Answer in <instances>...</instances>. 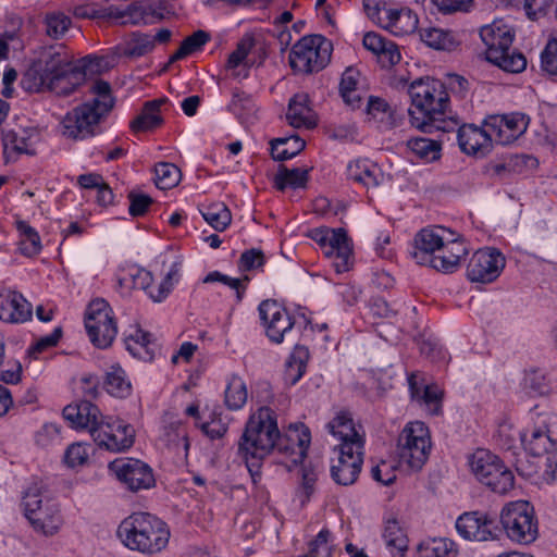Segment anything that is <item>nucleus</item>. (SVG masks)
Wrapping results in <instances>:
<instances>
[{
    "instance_id": "1",
    "label": "nucleus",
    "mask_w": 557,
    "mask_h": 557,
    "mask_svg": "<svg viewBox=\"0 0 557 557\" xmlns=\"http://www.w3.org/2000/svg\"><path fill=\"white\" fill-rule=\"evenodd\" d=\"M411 107L408 110L413 127L433 133H449L458 126V120L448 115L449 95L445 85L435 78H419L409 87Z\"/></svg>"
},
{
    "instance_id": "2",
    "label": "nucleus",
    "mask_w": 557,
    "mask_h": 557,
    "mask_svg": "<svg viewBox=\"0 0 557 557\" xmlns=\"http://www.w3.org/2000/svg\"><path fill=\"white\" fill-rule=\"evenodd\" d=\"M280 434L276 413L269 407L259 408L248 419L238 442V454L253 479L259 475L261 460L274 450Z\"/></svg>"
},
{
    "instance_id": "3",
    "label": "nucleus",
    "mask_w": 557,
    "mask_h": 557,
    "mask_svg": "<svg viewBox=\"0 0 557 557\" xmlns=\"http://www.w3.org/2000/svg\"><path fill=\"white\" fill-rule=\"evenodd\" d=\"M116 535L129 550L152 557L169 545L171 532L168 524L149 512H133L117 527Z\"/></svg>"
},
{
    "instance_id": "4",
    "label": "nucleus",
    "mask_w": 557,
    "mask_h": 557,
    "mask_svg": "<svg viewBox=\"0 0 557 557\" xmlns=\"http://www.w3.org/2000/svg\"><path fill=\"white\" fill-rule=\"evenodd\" d=\"M94 99L87 101L62 120V134L72 139H85L96 135L100 121L112 110L114 98L111 86L102 79H95L89 87Z\"/></svg>"
},
{
    "instance_id": "5",
    "label": "nucleus",
    "mask_w": 557,
    "mask_h": 557,
    "mask_svg": "<svg viewBox=\"0 0 557 557\" xmlns=\"http://www.w3.org/2000/svg\"><path fill=\"white\" fill-rule=\"evenodd\" d=\"M531 411L533 425L521 435L524 449L531 455L545 457V473L555 479L557 468V416L552 412Z\"/></svg>"
},
{
    "instance_id": "6",
    "label": "nucleus",
    "mask_w": 557,
    "mask_h": 557,
    "mask_svg": "<svg viewBox=\"0 0 557 557\" xmlns=\"http://www.w3.org/2000/svg\"><path fill=\"white\" fill-rule=\"evenodd\" d=\"M480 37L486 47V60L505 72L520 73L527 67V59L521 52L511 49L515 34L502 20L480 29Z\"/></svg>"
},
{
    "instance_id": "7",
    "label": "nucleus",
    "mask_w": 557,
    "mask_h": 557,
    "mask_svg": "<svg viewBox=\"0 0 557 557\" xmlns=\"http://www.w3.org/2000/svg\"><path fill=\"white\" fill-rule=\"evenodd\" d=\"M24 515L37 533L53 535L63 523L58 503L41 482L32 483L24 492Z\"/></svg>"
},
{
    "instance_id": "8",
    "label": "nucleus",
    "mask_w": 557,
    "mask_h": 557,
    "mask_svg": "<svg viewBox=\"0 0 557 557\" xmlns=\"http://www.w3.org/2000/svg\"><path fill=\"white\" fill-rule=\"evenodd\" d=\"M468 465L475 479L494 493L504 495L513 488L512 471L488 449L478 448L468 457Z\"/></svg>"
},
{
    "instance_id": "9",
    "label": "nucleus",
    "mask_w": 557,
    "mask_h": 557,
    "mask_svg": "<svg viewBox=\"0 0 557 557\" xmlns=\"http://www.w3.org/2000/svg\"><path fill=\"white\" fill-rule=\"evenodd\" d=\"M332 44L321 35L305 36L289 52V65L295 73L311 74L323 70L331 60Z\"/></svg>"
},
{
    "instance_id": "10",
    "label": "nucleus",
    "mask_w": 557,
    "mask_h": 557,
    "mask_svg": "<svg viewBox=\"0 0 557 557\" xmlns=\"http://www.w3.org/2000/svg\"><path fill=\"white\" fill-rule=\"evenodd\" d=\"M500 522L507 536L519 544H531L539 535L534 510L525 500H518L504 507Z\"/></svg>"
},
{
    "instance_id": "11",
    "label": "nucleus",
    "mask_w": 557,
    "mask_h": 557,
    "mask_svg": "<svg viewBox=\"0 0 557 557\" xmlns=\"http://www.w3.org/2000/svg\"><path fill=\"white\" fill-rule=\"evenodd\" d=\"M397 447L400 461L411 470H420L431 449L428 426L421 421L407 423L398 436Z\"/></svg>"
},
{
    "instance_id": "12",
    "label": "nucleus",
    "mask_w": 557,
    "mask_h": 557,
    "mask_svg": "<svg viewBox=\"0 0 557 557\" xmlns=\"http://www.w3.org/2000/svg\"><path fill=\"white\" fill-rule=\"evenodd\" d=\"M85 327L90 342L98 348H108L117 334L112 309L104 299L92 300L86 311Z\"/></svg>"
},
{
    "instance_id": "13",
    "label": "nucleus",
    "mask_w": 557,
    "mask_h": 557,
    "mask_svg": "<svg viewBox=\"0 0 557 557\" xmlns=\"http://www.w3.org/2000/svg\"><path fill=\"white\" fill-rule=\"evenodd\" d=\"M363 7L372 21L395 36L410 35L418 28L419 18L409 8L388 7L384 1L373 7L364 2Z\"/></svg>"
},
{
    "instance_id": "14",
    "label": "nucleus",
    "mask_w": 557,
    "mask_h": 557,
    "mask_svg": "<svg viewBox=\"0 0 557 557\" xmlns=\"http://www.w3.org/2000/svg\"><path fill=\"white\" fill-rule=\"evenodd\" d=\"M259 319L268 338L274 344H281L293 333L294 317L276 300L265 299L258 306Z\"/></svg>"
},
{
    "instance_id": "15",
    "label": "nucleus",
    "mask_w": 557,
    "mask_h": 557,
    "mask_svg": "<svg viewBox=\"0 0 557 557\" xmlns=\"http://www.w3.org/2000/svg\"><path fill=\"white\" fill-rule=\"evenodd\" d=\"M108 468L131 492L149 490L156 485L151 467L139 459L116 458L109 463Z\"/></svg>"
},
{
    "instance_id": "16",
    "label": "nucleus",
    "mask_w": 557,
    "mask_h": 557,
    "mask_svg": "<svg viewBox=\"0 0 557 557\" xmlns=\"http://www.w3.org/2000/svg\"><path fill=\"white\" fill-rule=\"evenodd\" d=\"M92 440L100 448L120 453L133 446L135 430L121 419L104 417L98 430H94Z\"/></svg>"
},
{
    "instance_id": "17",
    "label": "nucleus",
    "mask_w": 557,
    "mask_h": 557,
    "mask_svg": "<svg viewBox=\"0 0 557 557\" xmlns=\"http://www.w3.org/2000/svg\"><path fill=\"white\" fill-rule=\"evenodd\" d=\"M506 267L505 256L496 248L476 250L467 265V277L471 282L488 284L496 281Z\"/></svg>"
},
{
    "instance_id": "18",
    "label": "nucleus",
    "mask_w": 557,
    "mask_h": 557,
    "mask_svg": "<svg viewBox=\"0 0 557 557\" xmlns=\"http://www.w3.org/2000/svg\"><path fill=\"white\" fill-rule=\"evenodd\" d=\"M337 461L331 467L333 480L341 485L356 482L363 463V446L358 442L338 445Z\"/></svg>"
},
{
    "instance_id": "19",
    "label": "nucleus",
    "mask_w": 557,
    "mask_h": 557,
    "mask_svg": "<svg viewBox=\"0 0 557 557\" xmlns=\"http://www.w3.org/2000/svg\"><path fill=\"white\" fill-rule=\"evenodd\" d=\"M529 119L525 114L513 112L503 115H491L485 119V125L493 143L498 145H509L517 140L528 128Z\"/></svg>"
},
{
    "instance_id": "20",
    "label": "nucleus",
    "mask_w": 557,
    "mask_h": 557,
    "mask_svg": "<svg viewBox=\"0 0 557 557\" xmlns=\"http://www.w3.org/2000/svg\"><path fill=\"white\" fill-rule=\"evenodd\" d=\"M42 70L54 83V92L67 96L74 92L72 86V73H74V61L69 55L60 52L41 55L38 60Z\"/></svg>"
},
{
    "instance_id": "21",
    "label": "nucleus",
    "mask_w": 557,
    "mask_h": 557,
    "mask_svg": "<svg viewBox=\"0 0 557 557\" xmlns=\"http://www.w3.org/2000/svg\"><path fill=\"white\" fill-rule=\"evenodd\" d=\"M456 529L463 539L479 542L496 539L499 531L496 520L481 511H470L459 516Z\"/></svg>"
},
{
    "instance_id": "22",
    "label": "nucleus",
    "mask_w": 557,
    "mask_h": 557,
    "mask_svg": "<svg viewBox=\"0 0 557 557\" xmlns=\"http://www.w3.org/2000/svg\"><path fill=\"white\" fill-rule=\"evenodd\" d=\"M456 233L450 228L440 225L422 228L414 236L413 259L419 264H426L428 259L445 244L451 243Z\"/></svg>"
},
{
    "instance_id": "23",
    "label": "nucleus",
    "mask_w": 557,
    "mask_h": 557,
    "mask_svg": "<svg viewBox=\"0 0 557 557\" xmlns=\"http://www.w3.org/2000/svg\"><path fill=\"white\" fill-rule=\"evenodd\" d=\"M310 431L304 424L289 428L285 434H280L274 449L283 455L293 466H296L306 457L310 445Z\"/></svg>"
},
{
    "instance_id": "24",
    "label": "nucleus",
    "mask_w": 557,
    "mask_h": 557,
    "mask_svg": "<svg viewBox=\"0 0 557 557\" xmlns=\"http://www.w3.org/2000/svg\"><path fill=\"white\" fill-rule=\"evenodd\" d=\"M457 140L461 151L468 156L485 157L493 148V139L485 122L482 127L474 124L457 126Z\"/></svg>"
},
{
    "instance_id": "25",
    "label": "nucleus",
    "mask_w": 557,
    "mask_h": 557,
    "mask_svg": "<svg viewBox=\"0 0 557 557\" xmlns=\"http://www.w3.org/2000/svg\"><path fill=\"white\" fill-rule=\"evenodd\" d=\"M33 307L18 292L10 288L0 290V320L5 323L18 324L32 319Z\"/></svg>"
},
{
    "instance_id": "26",
    "label": "nucleus",
    "mask_w": 557,
    "mask_h": 557,
    "mask_svg": "<svg viewBox=\"0 0 557 557\" xmlns=\"http://www.w3.org/2000/svg\"><path fill=\"white\" fill-rule=\"evenodd\" d=\"M40 134L35 127L5 129L2 133L3 151L7 160L17 154H34Z\"/></svg>"
},
{
    "instance_id": "27",
    "label": "nucleus",
    "mask_w": 557,
    "mask_h": 557,
    "mask_svg": "<svg viewBox=\"0 0 557 557\" xmlns=\"http://www.w3.org/2000/svg\"><path fill=\"white\" fill-rule=\"evenodd\" d=\"M63 417L72 428L86 429L92 437L94 430H98L103 420L99 408L88 400L70 404L63 409Z\"/></svg>"
},
{
    "instance_id": "28",
    "label": "nucleus",
    "mask_w": 557,
    "mask_h": 557,
    "mask_svg": "<svg viewBox=\"0 0 557 557\" xmlns=\"http://www.w3.org/2000/svg\"><path fill=\"white\" fill-rule=\"evenodd\" d=\"M468 255V248L461 236L455 235L451 243L445 244L436 253L431 256L426 264L443 273H454L460 265V260Z\"/></svg>"
},
{
    "instance_id": "29",
    "label": "nucleus",
    "mask_w": 557,
    "mask_h": 557,
    "mask_svg": "<svg viewBox=\"0 0 557 557\" xmlns=\"http://www.w3.org/2000/svg\"><path fill=\"white\" fill-rule=\"evenodd\" d=\"M351 244L347 233L343 228H334V236L330 237L324 250V256L332 260L333 267L337 273L349 270L351 265Z\"/></svg>"
},
{
    "instance_id": "30",
    "label": "nucleus",
    "mask_w": 557,
    "mask_h": 557,
    "mask_svg": "<svg viewBox=\"0 0 557 557\" xmlns=\"http://www.w3.org/2000/svg\"><path fill=\"white\" fill-rule=\"evenodd\" d=\"M286 120L294 128H313L318 117L309 104V96L305 92L296 94L289 99Z\"/></svg>"
},
{
    "instance_id": "31",
    "label": "nucleus",
    "mask_w": 557,
    "mask_h": 557,
    "mask_svg": "<svg viewBox=\"0 0 557 557\" xmlns=\"http://www.w3.org/2000/svg\"><path fill=\"white\" fill-rule=\"evenodd\" d=\"M152 274L138 265H131L121 269L117 274V283L124 292L133 289H143L150 297V292L156 290L157 285H152Z\"/></svg>"
},
{
    "instance_id": "32",
    "label": "nucleus",
    "mask_w": 557,
    "mask_h": 557,
    "mask_svg": "<svg viewBox=\"0 0 557 557\" xmlns=\"http://www.w3.org/2000/svg\"><path fill=\"white\" fill-rule=\"evenodd\" d=\"M327 429L330 433L341 441V444H350L358 442L364 446L363 435L352 420V417L347 411L338 412L329 423Z\"/></svg>"
},
{
    "instance_id": "33",
    "label": "nucleus",
    "mask_w": 557,
    "mask_h": 557,
    "mask_svg": "<svg viewBox=\"0 0 557 557\" xmlns=\"http://www.w3.org/2000/svg\"><path fill=\"white\" fill-rule=\"evenodd\" d=\"M169 102L168 98L147 101L141 112L131 122L133 132H147L159 127L163 123L161 107Z\"/></svg>"
},
{
    "instance_id": "34",
    "label": "nucleus",
    "mask_w": 557,
    "mask_h": 557,
    "mask_svg": "<svg viewBox=\"0 0 557 557\" xmlns=\"http://www.w3.org/2000/svg\"><path fill=\"white\" fill-rule=\"evenodd\" d=\"M125 346L131 355L143 361L153 360L158 351V344L152 335L141 329H136L126 336Z\"/></svg>"
},
{
    "instance_id": "35",
    "label": "nucleus",
    "mask_w": 557,
    "mask_h": 557,
    "mask_svg": "<svg viewBox=\"0 0 557 557\" xmlns=\"http://www.w3.org/2000/svg\"><path fill=\"white\" fill-rule=\"evenodd\" d=\"M347 176L369 188L380 184L382 173L380 168L369 159H357L347 165Z\"/></svg>"
},
{
    "instance_id": "36",
    "label": "nucleus",
    "mask_w": 557,
    "mask_h": 557,
    "mask_svg": "<svg viewBox=\"0 0 557 557\" xmlns=\"http://www.w3.org/2000/svg\"><path fill=\"white\" fill-rule=\"evenodd\" d=\"M382 537L392 557L406 556L409 541L396 518L385 521Z\"/></svg>"
},
{
    "instance_id": "37",
    "label": "nucleus",
    "mask_w": 557,
    "mask_h": 557,
    "mask_svg": "<svg viewBox=\"0 0 557 557\" xmlns=\"http://www.w3.org/2000/svg\"><path fill=\"white\" fill-rule=\"evenodd\" d=\"M108 60L104 57L86 55L74 62V73H72V86L74 91L81 86L88 76H94L107 71Z\"/></svg>"
},
{
    "instance_id": "38",
    "label": "nucleus",
    "mask_w": 557,
    "mask_h": 557,
    "mask_svg": "<svg viewBox=\"0 0 557 557\" xmlns=\"http://www.w3.org/2000/svg\"><path fill=\"white\" fill-rule=\"evenodd\" d=\"M15 228L18 233V250L28 258L38 256L42 250L40 235L27 221L16 220Z\"/></svg>"
},
{
    "instance_id": "39",
    "label": "nucleus",
    "mask_w": 557,
    "mask_h": 557,
    "mask_svg": "<svg viewBox=\"0 0 557 557\" xmlns=\"http://www.w3.org/2000/svg\"><path fill=\"white\" fill-rule=\"evenodd\" d=\"M360 77V72L350 66L344 71L339 83L342 98L352 108H358L361 102V91L359 88Z\"/></svg>"
},
{
    "instance_id": "40",
    "label": "nucleus",
    "mask_w": 557,
    "mask_h": 557,
    "mask_svg": "<svg viewBox=\"0 0 557 557\" xmlns=\"http://www.w3.org/2000/svg\"><path fill=\"white\" fill-rule=\"evenodd\" d=\"M106 391L117 398H125L132 393V384L119 364H112L106 372L103 382Z\"/></svg>"
},
{
    "instance_id": "41",
    "label": "nucleus",
    "mask_w": 557,
    "mask_h": 557,
    "mask_svg": "<svg viewBox=\"0 0 557 557\" xmlns=\"http://www.w3.org/2000/svg\"><path fill=\"white\" fill-rule=\"evenodd\" d=\"M22 85L29 92H42L46 90L54 92L53 81L37 61H34L26 70L22 78Z\"/></svg>"
},
{
    "instance_id": "42",
    "label": "nucleus",
    "mask_w": 557,
    "mask_h": 557,
    "mask_svg": "<svg viewBox=\"0 0 557 557\" xmlns=\"http://www.w3.org/2000/svg\"><path fill=\"white\" fill-rule=\"evenodd\" d=\"M271 156L274 160L284 161L294 158L306 146L304 139L297 135L280 137L271 140Z\"/></svg>"
},
{
    "instance_id": "43",
    "label": "nucleus",
    "mask_w": 557,
    "mask_h": 557,
    "mask_svg": "<svg viewBox=\"0 0 557 557\" xmlns=\"http://www.w3.org/2000/svg\"><path fill=\"white\" fill-rule=\"evenodd\" d=\"M420 38L426 46L436 50H453L458 45L453 32L437 27L421 29Z\"/></svg>"
},
{
    "instance_id": "44",
    "label": "nucleus",
    "mask_w": 557,
    "mask_h": 557,
    "mask_svg": "<svg viewBox=\"0 0 557 557\" xmlns=\"http://www.w3.org/2000/svg\"><path fill=\"white\" fill-rule=\"evenodd\" d=\"M308 182V170L304 168L288 169L280 165L274 176V185L277 189L284 190L287 187L301 188Z\"/></svg>"
},
{
    "instance_id": "45",
    "label": "nucleus",
    "mask_w": 557,
    "mask_h": 557,
    "mask_svg": "<svg viewBox=\"0 0 557 557\" xmlns=\"http://www.w3.org/2000/svg\"><path fill=\"white\" fill-rule=\"evenodd\" d=\"M308 351L304 347H296L285 363L284 379L289 385H295L307 369Z\"/></svg>"
},
{
    "instance_id": "46",
    "label": "nucleus",
    "mask_w": 557,
    "mask_h": 557,
    "mask_svg": "<svg viewBox=\"0 0 557 557\" xmlns=\"http://www.w3.org/2000/svg\"><path fill=\"white\" fill-rule=\"evenodd\" d=\"M248 398L247 386L238 375H232L227 382L224 400L231 410H238L244 407Z\"/></svg>"
},
{
    "instance_id": "47",
    "label": "nucleus",
    "mask_w": 557,
    "mask_h": 557,
    "mask_svg": "<svg viewBox=\"0 0 557 557\" xmlns=\"http://www.w3.org/2000/svg\"><path fill=\"white\" fill-rule=\"evenodd\" d=\"M407 147L418 159L424 162H432L441 157V145L434 139L411 138L407 141Z\"/></svg>"
},
{
    "instance_id": "48",
    "label": "nucleus",
    "mask_w": 557,
    "mask_h": 557,
    "mask_svg": "<svg viewBox=\"0 0 557 557\" xmlns=\"http://www.w3.org/2000/svg\"><path fill=\"white\" fill-rule=\"evenodd\" d=\"M200 212L205 221L215 231L222 232L231 224V211L222 202L206 206Z\"/></svg>"
},
{
    "instance_id": "49",
    "label": "nucleus",
    "mask_w": 557,
    "mask_h": 557,
    "mask_svg": "<svg viewBox=\"0 0 557 557\" xmlns=\"http://www.w3.org/2000/svg\"><path fill=\"white\" fill-rule=\"evenodd\" d=\"M154 49V40L149 34L134 32L125 42L124 54L131 58H140Z\"/></svg>"
},
{
    "instance_id": "50",
    "label": "nucleus",
    "mask_w": 557,
    "mask_h": 557,
    "mask_svg": "<svg viewBox=\"0 0 557 557\" xmlns=\"http://www.w3.org/2000/svg\"><path fill=\"white\" fill-rule=\"evenodd\" d=\"M210 40V35L205 30H197L186 37L180 48L171 55L170 63L185 59L189 54L200 50Z\"/></svg>"
},
{
    "instance_id": "51",
    "label": "nucleus",
    "mask_w": 557,
    "mask_h": 557,
    "mask_svg": "<svg viewBox=\"0 0 557 557\" xmlns=\"http://www.w3.org/2000/svg\"><path fill=\"white\" fill-rule=\"evenodd\" d=\"M156 185L160 189H170L176 186L181 178L180 169L169 162H160L154 166Z\"/></svg>"
},
{
    "instance_id": "52",
    "label": "nucleus",
    "mask_w": 557,
    "mask_h": 557,
    "mask_svg": "<svg viewBox=\"0 0 557 557\" xmlns=\"http://www.w3.org/2000/svg\"><path fill=\"white\" fill-rule=\"evenodd\" d=\"M180 271H181V263L180 262L172 263L165 277L157 285L156 290L152 289L150 292V298L154 302H161L170 295L174 285L180 280Z\"/></svg>"
},
{
    "instance_id": "53",
    "label": "nucleus",
    "mask_w": 557,
    "mask_h": 557,
    "mask_svg": "<svg viewBox=\"0 0 557 557\" xmlns=\"http://www.w3.org/2000/svg\"><path fill=\"white\" fill-rule=\"evenodd\" d=\"M71 18L62 12H49L45 16L46 33L53 39H59L65 35L71 26Z\"/></svg>"
},
{
    "instance_id": "54",
    "label": "nucleus",
    "mask_w": 557,
    "mask_h": 557,
    "mask_svg": "<svg viewBox=\"0 0 557 557\" xmlns=\"http://www.w3.org/2000/svg\"><path fill=\"white\" fill-rule=\"evenodd\" d=\"M248 281H249V278L247 276H245L244 278H235V277L225 275L219 271H212V272L208 273L202 280L203 283L219 282V283H222V284L228 286L230 288L234 289L236 292V299L238 302L242 301V299H243Z\"/></svg>"
},
{
    "instance_id": "55",
    "label": "nucleus",
    "mask_w": 557,
    "mask_h": 557,
    "mask_svg": "<svg viewBox=\"0 0 557 557\" xmlns=\"http://www.w3.org/2000/svg\"><path fill=\"white\" fill-rule=\"evenodd\" d=\"M330 537L331 532L329 530H321L318 535L309 542L308 552L299 557H331L332 543Z\"/></svg>"
},
{
    "instance_id": "56",
    "label": "nucleus",
    "mask_w": 557,
    "mask_h": 557,
    "mask_svg": "<svg viewBox=\"0 0 557 557\" xmlns=\"http://www.w3.org/2000/svg\"><path fill=\"white\" fill-rule=\"evenodd\" d=\"M253 47L255 38L251 35H245L238 41L236 49L228 55L226 67L233 70L243 64Z\"/></svg>"
},
{
    "instance_id": "57",
    "label": "nucleus",
    "mask_w": 557,
    "mask_h": 557,
    "mask_svg": "<svg viewBox=\"0 0 557 557\" xmlns=\"http://www.w3.org/2000/svg\"><path fill=\"white\" fill-rule=\"evenodd\" d=\"M443 391L437 385H425L417 401L424 404L432 414L441 412Z\"/></svg>"
},
{
    "instance_id": "58",
    "label": "nucleus",
    "mask_w": 557,
    "mask_h": 557,
    "mask_svg": "<svg viewBox=\"0 0 557 557\" xmlns=\"http://www.w3.org/2000/svg\"><path fill=\"white\" fill-rule=\"evenodd\" d=\"M541 67L547 74L557 76V37L550 39L541 53Z\"/></svg>"
},
{
    "instance_id": "59",
    "label": "nucleus",
    "mask_w": 557,
    "mask_h": 557,
    "mask_svg": "<svg viewBox=\"0 0 557 557\" xmlns=\"http://www.w3.org/2000/svg\"><path fill=\"white\" fill-rule=\"evenodd\" d=\"M318 479V470L315 467H304L302 468V480L301 487L298 491V497L304 505L309 500L311 494L314 491V483Z\"/></svg>"
},
{
    "instance_id": "60",
    "label": "nucleus",
    "mask_w": 557,
    "mask_h": 557,
    "mask_svg": "<svg viewBox=\"0 0 557 557\" xmlns=\"http://www.w3.org/2000/svg\"><path fill=\"white\" fill-rule=\"evenodd\" d=\"M88 447L82 443H74L67 447L64 461L70 467L83 466L88 460Z\"/></svg>"
},
{
    "instance_id": "61",
    "label": "nucleus",
    "mask_w": 557,
    "mask_h": 557,
    "mask_svg": "<svg viewBox=\"0 0 557 557\" xmlns=\"http://www.w3.org/2000/svg\"><path fill=\"white\" fill-rule=\"evenodd\" d=\"M201 430L211 440H219L227 432L228 424L223 420L221 414L213 413L210 421L201 424Z\"/></svg>"
},
{
    "instance_id": "62",
    "label": "nucleus",
    "mask_w": 557,
    "mask_h": 557,
    "mask_svg": "<svg viewBox=\"0 0 557 557\" xmlns=\"http://www.w3.org/2000/svg\"><path fill=\"white\" fill-rule=\"evenodd\" d=\"M521 435H523V432L516 430L509 421H504L498 425V442L502 446L508 449L515 445L518 438L521 441Z\"/></svg>"
},
{
    "instance_id": "63",
    "label": "nucleus",
    "mask_w": 557,
    "mask_h": 557,
    "mask_svg": "<svg viewBox=\"0 0 557 557\" xmlns=\"http://www.w3.org/2000/svg\"><path fill=\"white\" fill-rule=\"evenodd\" d=\"M129 208L128 212L132 216H141L144 215L149 207L152 205L153 200L150 196L131 191L128 194Z\"/></svg>"
},
{
    "instance_id": "64",
    "label": "nucleus",
    "mask_w": 557,
    "mask_h": 557,
    "mask_svg": "<svg viewBox=\"0 0 557 557\" xmlns=\"http://www.w3.org/2000/svg\"><path fill=\"white\" fill-rule=\"evenodd\" d=\"M60 426L55 423H45L35 434V442L40 447H48L59 440Z\"/></svg>"
}]
</instances>
